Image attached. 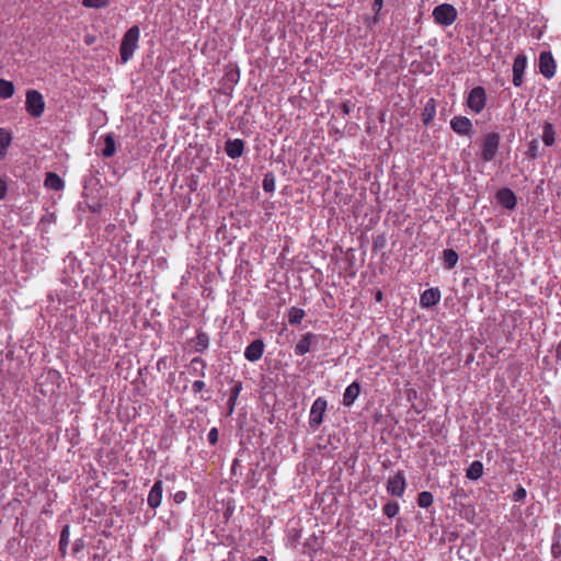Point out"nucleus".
Masks as SVG:
<instances>
[{
    "mask_svg": "<svg viewBox=\"0 0 561 561\" xmlns=\"http://www.w3.org/2000/svg\"><path fill=\"white\" fill-rule=\"evenodd\" d=\"M139 38L140 30L137 25L131 26L125 32L119 47V56L123 64L133 58L135 50L138 48Z\"/></svg>",
    "mask_w": 561,
    "mask_h": 561,
    "instance_id": "obj_1",
    "label": "nucleus"
},
{
    "mask_svg": "<svg viewBox=\"0 0 561 561\" xmlns=\"http://www.w3.org/2000/svg\"><path fill=\"white\" fill-rule=\"evenodd\" d=\"M500 141L501 137L495 131L488 133L486 135L483 136L480 153V158L482 161L491 162L494 160L500 147Z\"/></svg>",
    "mask_w": 561,
    "mask_h": 561,
    "instance_id": "obj_2",
    "label": "nucleus"
},
{
    "mask_svg": "<svg viewBox=\"0 0 561 561\" xmlns=\"http://www.w3.org/2000/svg\"><path fill=\"white\" fill-rule=\"evenodd\" d=\"M435 23L449 26L457 20V10L449 3H443L434 8L432 13Z\"/></svg>",
    "mask_w": 561,
    "mask_h": 561,
    "instance_id": "obj_3",
    "label": "nucleus"
},
{
    "mask_svg": "<svg viewBox=\"0 0 561 561\" xmlns=\"http://www.w3.org/2000/svg\"><path fill=\"white\" fill-rule=\"evenodd\" d=\"M25 110L32 117H39L45 111V101L37 90H27Z\"/></svg>",
    "mask_w": 561,
    "mask_h": 561,
    "instance_id": "obj_4",
    "label": "nucleus"
},
{
    "mask_svg": "<svg viewBox=\"0 0 561 561\" xmlns=\"http://www.w3.org/2000/svg\"><path fill=\"white\" fill-rule=\"evenodd\" d=\"M486 104V92L483 87H474L468 94L467 106L474 113H481Z\"/></svg>",
    "mask_w": 561,
    "mask_h": 561,
    "instance_id": "obj_5",
    "label": "nucleus"
},
{
    "mask_svg": "<svg viewBox=\"0 0 561 561\" xmlns=\"http://www.w3.org/2000/svg\"><path fill=\"white\" fill-rule=\"evenodd\" d=\"M539 72L546 79H552L557 72V62L551 51H541L539 54Z\"/></svg>",
    "mask_w": 561,
    "mask_h": 561,
    "instance_id": "obj_6",
    "label": "nucleus"
},
{
    "mask_svg": "<svg viewBox=\"0 0 561 561\" xmlns=\"http://www.w3.org/2000/svg\"><path fill=\"white\" fill-rule=\"evenodd\" d=\"M527 56L524 53L518 54L513 62V79L512 82L516 88H519L524 83V73L527 68Z\"/></svg>",
    "mask_w": 561,
    "mask_h": 561,
    "instance_id": "obj_7",
    "label": "nucleus"
},
{
    "mask_svg": "<svg viewBox=\"0 0 561 561\" xmlns=\"http://www.w3.org/2000/svg\"><path fill=\"white\" fill-rule=\"evenodd\" d=\"M325 410L327 401L323 398H318L313 401L309 416L310 427L317 430L321 425Z\"/></svg>",
    "mask_w": 561,
    "mask_h": 561,
    "instance_id": "obj_8",
    "label": "nucleus"
},
{
    "mask_svg": "<svg viewBox=\"0 0 561 561\" xmlns=\"http://www.w3.org/2000/svg\"><path fill=\"white\" fill-rule=\"evenodd\" d=\"M407 488L405 477L402 471H398L393 477L388 479L387 492L393 496L401 497Z\"/></svg>",
    "mask_w": 561,
    "mask_h": 561,
    "instance_id": "obj_9",
    "label": "nucleus"
},
{
    "mask_svg": "<svg viewBox=\"0 0 561 561\" xmlns=\"http://www.w3.org/2000/svg\"><path fill=\"white\" fill-rule=\"evenodd\" d=\"M451 129L460 135L471 137L473 135V128L471 121L466 116H454L450 121Z\"/></svg>",
    "mask_w": 561,
    "mask_h": 561,
    "instance_id": "obj_10",
    "label": "nucleus"
},
{
    "mask_svg": "<svg viewBox=\"0 0 561 561\" xmlns=\"http://www.w3.org/2000/svg\"><path fill=\"white\" fill-rule=\"evenodd\" d=\"M264 342L261 339H256L251 342L244 350V357L249 362H257L264 354Z\"/></svg>",
    "mask_w": 561,
    "mask_h": 561,
    "instance_id": "obj_11",
    "label": "nucleus"
},
{
    "mask_svg": "<svg viewBox=\"0 0 561 561\" xmlns=\"http://www.w3.org/2000/svg\"><path fill=\"white\" fill-rule=\"evenodd\" d=\"M496 201L499 204H501L504 208L512 210L517 205V198L515 193L507 187L500 188L496 192Z\"/></svg>",
    "mask_w": 561,
    "mask_h": 561,
    "instance_id": "obj_12",
    "label": "nucleus"
},
{
    "mask_svg": "<svg viewBox=\"0 0 561 561\" xmlns=\"http://www.w3.org/2000/svg\"><path fill=\"white\" fill-rule=\"evenodd\" d=\"M440 297L438 288H428L421 294L420 305L423 308H432L440 301Z\"/></svg>",
    "mask_w": 561,
    "mask_h": 561,
    "instance_id": "obj_13",
    "label": "nucleus"
},
{
    "mask_svg": "<svg viewBox=\"0 0 561 561\" xmlns=\"http://www.w3.org/2000/svg\"><path fill=\"white\" fill-rule=\"evenodd\" d=\"M163 494V482L161 480H157L151 490L149 491L147 503L149 507L157 508L161 505Z\"/></svg>",
    "mask_w": 561,
    "mask_h": 561,
    "instance_id": "obj_14",
    "label": "nucleus"
},
{
    "mask_svg": "<svg viewBox=\"0 0 561 561\" xmlns=\"http://www.w3.org/2000/svg\"><path fill=\"white\" fill-rule=\"evenodd\" d=\"M318 339V335L312 332H307L301 336L295 346V354L297 356H304L311 351L312 343Z\"/></svg>",
    "mask_w": 561,
    "mask_h": 561,
    "instance_id": "obj_15",
    "label": "nucleus"
},
{
    "mask_svg": "<svg viewBox=\"0 0 561 561\" xmlns=\"http://www.w3.org/2000/svg\"><path fill=\"white\" fill-rule=\"evenodd\" d=\"M225 151L231 159L240 158L244 152V141L242 139H228L225 144Z\"/></svg>",
    "mask_w": 561,
    "mask_h": 561,
    "instance_id": "obj_16",
    "label": "nucleus"
},
{
    "mask_svg": "<svg viewBox=\"0 0 561 561\" xmlns=\"http://www.w3.org/2000/svg\"><path fill=\"white\" fill-rule=\"evenodd\" d=\"M360 393V385L358 381H353L344 391L343 404L351 407Z\"/></svg>",
    "mask_w": 561,
    "mask_h": 561,
    "instance_id": "obj_17",
    "label": "nucleus"
},
{
    "mask_svg": "<svg viewBox=\"0 0 561 561\" xmlns=\"http://www.w3.org/2000/svg\"><path fill=\"white\" fill-rule=\"evenodd\" d=\"M436 116V102L433 98L427 100L422 111V122L424 125H430Z\"/></svg>",
    "mask_w": 561,
    "mask_h": 561,
    "instance_id": "obj_18",
    "label": "nucleus"
},
{
    "mask_svg": "<svg viewBox=\"0 0 561 561\" xmlns=\"http://www.w3.org/2000/svg\"><path fill=\"white\" fill-rule=\"evenodd\" d=\"M44 184L47 188L54 191H61L65 186L62 179L55 172H48L46 174Z\"/></svg>",
    "mask_w": 561,
    "mask_h": 561,
    "instance_id": "obj_19",
    "label": "nucleus"
},
{
    "mask_svg": "<svg viewBox=\"0 0 561 561\" xmlns=\"http://www.w3.org/2000/svg\"><path fill=\"white\" fill-rule=\"evenodd\" d=\"M191 344H193L196 352L203 353L209 346V336L206 332L198 331L196 337L191 341Z\"/></svg>",
    "mask_w": 561,
    "mask_h": 561,
    "instance_id": "obj_20",
    "label": "nucleus"
},
{
    "mask_svg": "<svg viewBox=\"0 0 561 561\" xmlns=\"http://www.w3.org/2000/svg\"><path fill=\"white\" fill-rule=\"evenodd\" d=\"M483 474V463L479 460H474L470 463V466L466 470V477L469 480H478Z\"/></svg>",
    "mask_w": 561,
    "mask_h": 561,
    "instance_id": "obj_21",
    "label": "nucleus"
},
{
    "mask_svg": "<svg viewBox=\"0 0 561 561\" xmlns=\"http://www.w3.org/2000/svg\"><path fill=\"white\" fill-rule=\"evenodd\" d=\"M69 541H70V526L65 525L60 531V538H59V543H58V548H59V552H60L61 557H66Z\"/></svg>",
    "mask_w": 561,
    "mask_h": 561,
    "instance_id": "obj_22",
    "label": "nucleus"
},
{
    "mask_svg": "<svg viewBox=\"0 0 561 561\" xmlns=\"http://www.w3.org/2000/svg\"><path fill=\"white\" fill-rule=\"evenodd\" d=\"M459 256L453 249H446L443 252V265L446 270H453L458 263Z\"/></svg>",
    "mask_w": 561,
    "mask_h": 561,
    "instance_id": "obj_23",
    "label": "nucleus"
},
{
    "mask_svg": "<svg viewBox=\"0 0 561 561\" xmlns=\"http://www.w3.org/2000/svg\"><path fill=\"white\" fill-rule=\"evenodd\" d=\"M241 390H242V382L237 381L230 390L227 415H231L233 413L234 407H236V403H237V400H238V397H239Z\"/></svg>",
    "mask_w": 561,
    "mask_h": 561,
    "instance_id": "obj_24",
    "label": "nucleus"
},
{
    "mask_svg": "<svg viewBox=\"0 0 561 561\" xmlns=\"http://www.w3.org/2000/svg\"><path fill=\"white\" fill-rule=\"evenodd\" d=\"M542 141L546 146L551 147L556 141L554 127L550 122H546L542 127Z\"/></svg>",
    "mask_w": 561,
    "mask_h": 561,
    "instance_id": "obj_25",
    "label": "nucleus"
},
{
    "mask_svg": "<svg viewBox=\"0 0 561 561\" xmlns=\"http://www.w3.org/2000/svg\"><path fill=\"white\" fill-rule=\"evenodd\" d=\"M116 151L115 139L112 134H106L104 137V148L102 150V156L104 158H111L114 156Z\"/></svg>",
    "mask_w": 561,
    "mask_h": 561,
    "instance_id": "obj_26",
    "label": "nucleus"
},
{
    "mask_svg": "<svg viewBox=\"0 0 561 561\" xmlns=\"http://www.w3.org/2000/svg\"><path fill=\"white\" fill-rule=\"evenodd\" d=\"M15 92V87L13 82L0 79V99L7 100L13 96Z\"/></svg>",
    "mask_w": 561,
    "mask_h": 561,
    "instance_id": "obj_27",
    "label": "nucleus"
},
{
    "mask_svg": "<svg viewBox=\"0 0 561 561\" xmlns=\"http://www.w3.org/2000/svg\"><path fill=\"white\" fill-rule=\"evenodd\" d=\"M12 141V135L4 128H0V159H2Z\"/></svg>",
    "mask_w": 561,
    "mask_h": 561,
    "instance_id": "obj_28",
    "label": "nucleus"
},
{
    "mask_svg": "<svg viewBox=\"0 0 561 561\" xmlns=\"http://www.w3.org/2000/svg\"><path fill=\"white\" fill-rule=\"evenodd\" d=\"M305 310L297 307H291L288 310V322L290 324H300L302 319L305 318Z\"/></svg>",
    "mask_w": 561,
    "mask_h": 561,
    "instance_id": "obj_29",
    "label": "nucleus"
},
{
    "mask_svg": "<svg viewBox=\"0 0 561 561\" xmlns=\"http://www.w3.org/2000/svg\"><path fill=\"white\" fill-rule=\"evenodd\" d=\"M112 0H82L81 4L87 9H104L111 4Z\"/></svg>",
    "mask_w": 561,
    "mask_h": 561,
    "instance_id": "obj_30",
    "label": "nucleus"
},
{
    "mask_svg": "<svg viewBox=\"0 0 561 561\" xmlns=\"http://www.w3.org/2000/svg\"><path fill=\"white\" fill-rule=\"evenodd\" d=\"M433 502H434V496L431 492L422 491L421 493H419L417 504L420 507L427 508L433 504Z\"/></svg>",
    "mask_w": 561,
    "mask_h": 561,
    "instance_id": "obj_31",
    "label": "nucleus"
},
{
    "mask_svg": "<svg viewBox=\"0 0 561 561\" xmlns=\"http://www.w3.org/2000/svg\"><path fill=\"white\" fill-rule=\"evenodd\" d=\"M399 511L400 506L396 501H389L382 507L383 514L389 518H393L394 516H397Z\"/></svg>",
    "mask_w": 561,
    "mask_h": 561,
    "instance_id": "obj_32",
    "label": "nucleus"
},
{
    "mask_svg": "<svg viewBox=\"0 0 561 561\" xmlns=\"http://www.w3.org/2000/svg\"><path fill=\"white\" fill-rule=\"evenodd\" d=\"M383 7V0H374L373 2V11L375 12V16L373 18V23H378L380 18L379 13Z\"/></svg>",
    "mask_w": 561,
    "mask_h": 561,
    "instance_id": "obj_33",
    "label": "nucleus"
},
{
    "mask_svg": "<svg viewBox=\"0 0 561 561\" xmlns=\"http://www.w3.org/2000/svg\"><path fill=\"white\" fill-rule=\"evenodd\" d=\"M197 365H201V373L199 375L202 377H205V369H206V362L202 358V357H194L192 360H191V367H193L194 370H196V366Z\"/></svg>",
    "mask_w": 561,
    "mask_h": 561,
    "instance_id": "obj_34",
    "label": "nucleus"
},
{
    "mask_svg": "<svg viewBox=\"0 0 561 561\" xmlns=\"http://www.w3.org/2000/svg\"><path fill=\"white\" fill-rule=\"evenodd\" d=\"M527 495V491L524 486H518L515 492L513 493V501L514 502H522Z\"/></svg>",
    "mask_w": 561,
    "mask_h": 561,
    "instance_id": "obj_35",
    "label": "nucleus"
},
{
    "mask_svg": "<svg viewBox=\"0 0 561 561\" xmlns=\"http://www.w3.org/2000/svg\"><path fill=\"white\" fill-rule=\"evenodd\" d=\"M219 432L217 427H213L209 430L207 439L211 446H215L218 443Z\"/></svg>",
    "mask_w": 561,
    "mask_h": 561,
    "instance_id": "obj_36",
    "label": "nucleus"
},
{
    "mask_svg": "<svg viewBox=\"0 0 561 561\" xmlns=\"http://www.w3.org/2000/svg\"><path fill=\"white\" fill-rule=\"evenodd\" d=\"M537 150H538V141L536 139L531 140L529 144V148L527 151V156L529 158L535 159L537 157Z\"/></svg>",
    "mask_w": 561,
    "mask_h": 561,
    "instance_id": "obj_37",
    "label": "nucleus"
},
{
    "mask_svg": "<svg viewBox=\"0 0 561 561\" xmlns=\"http://www.w3.org/2000/svg\"><path fill=\"white\" fill-rule=\"evenodd\" d=\"M263 188L267 193L273 192L274 188H275L274 180L273 179H268V176H265V179L263 180Z\"/></svg>",
    "mask_w": 561,
    "mask_h": 561,
    "instance_id": "obj_38",
    "label": "nucleus"
},
{
    "mask_svg": "<svg viewBox=\"0 0 561 561\" xmlns=\"http://www.w3.org/2000/svg\"><path fill=\"white\" fill-rule=\"evenodd\" d=\"M206 385L203 380H195L192 385L194 393H199L205 389Z\"/></svg>",
    "mask_w": 561,
    "mask_h": 561,
    "instance_id": "obj_39",
    "label": "nucleus"
},
{
    "mask_svg": "<svg viewBox=\"0 0 561 561\" xmlns=\"http://www.w3.org/2000/svg\"><path fill=\"white\" fill-rule=\"evenodd\" d=\"M84 548V540L82 538L76 539L72 546V552L76 554Z\"/></svg>",
    "mask_w": 561,
    "mask_h": 561,
    "instance_id": "obj_40",
    "label": "nucleus"
},
{
    "mask_svg": "<svg viewBox=\"0 0 561 561\" xmlns=\"http://www.w3.org/2000/svg\"><path fill=\"white\" fill-rule=\"evenodd\" d=\"M173 500L175 503L180 504L186 500V493L184 491H178L174 493Z\"/></svg>",
    "mask_w": 561,
    "mask_h": 561,
    "instance_id": "obj_41",
    "label": "nucleus"
},
{
    "mask_svg": "<svg viewBox=\"0 0 561 561\" xmlns=\"http://www.w3.org/2000/svg\"><path fill=\"white\" fill-rule=\"evenodd\" d=\"M5 194H7V185H5L4 181H2L0 179V201L5 197Z\"/></svg>",
    "mask_w": 561,
    "mask_h": 561,
    "instance_id": "obj_42",
    "label": "nucleus"
},
{
    "mask_svg": "<svg viewBox=\"0 0 561 561\" xmlns=\"http://www.w3.org/2000/svg\"><path fill=\"white\" fill-rule=\"evenodd\" d=\"M341 110H342V113L344 115H347L350 113V105H348V103H346V102L342 103Z\"/></svg>",
    "mask_w": 561,
    "mask_h": 561,
    "instance_id": "obj_43",
    "label": "nucleus"
},
{
    "mask_svg": "<svg viewBox=\"0 0 561 561\" xmlns=\"http://www.w3.org/2000/svg\"><path fill=\"white\" fill-rule=\"evenodd\" d=\"M253 561H268V560L265 556H260V557L255 558Z\"/></svg>",
    "mask_w": 561,
    "mask_h": 561,
    "instance_id": "obj_44",
    "label": "nucleus"
},
{
    "mask_svg": "<svg viewBox=\"0 0 561 561\" xmlns=\"http://www.w3.org/2000/svg\"><path fill=\"white\" fill-rule=\"evenodd\" d=\"M381 299H382V293H381V291H378V293L376 294V300H377V301H380Z\"/></svg>",
    "mask_w": 561,
    "mask_h": 561,
    "instance_id": "obj_45",
    "label": "nucleus"
},
{
    "mask_svg": "<svg viewBox=\"0 0 561 561\" xmlns=\"http://www.w3.org/2000/svg\"><path fill=\"white\" fill-rule=\"evenodd\" d=\"M237 465H239V460L234 459L232 463V471L234 472Z\"/></svg>",
    "mask_w": 561,
    "mask_h": 561,
    "instance_id": "obj_46",
    "label": "nucleus"
}]
</instances>
